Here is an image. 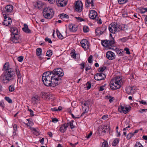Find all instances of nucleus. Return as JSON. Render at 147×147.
Returning a JSON list of instances; mask_svg holds the SVG:
<instances>
[{
	"label": "nucleus",
	"instance_id": "nucleus-42",
	"mask_svg": "<svg viewBox=\"0 0 147 147\" xmlns=\"http://www.w3.org/2000/svg\"><path fill=\"white\" fill-rule=\"evenodd\" d=\"M128 1V0H118V3L120 4H123L126 3Z\"/></svg>",
	"mask_w": 147,
	"mask_h": 147
},
{
	"label": "nucleus",
	"instance_id": "nucleus-34",
	"mask_svg": "<svg viewBox=\"0 0 147 147\" xmlns=\"http://www.w3.org/2000/svg\"><path fill=\"white\" fill-rule=\"evenodd\" d=\"M107 26L105 25H102V27L100 28V30L102 34L107 29Z\"/></svg>",
	"mask_w": 147,
	"mask_h": 147
},
{
	"label": "nucleus",
	"instance_id": "nucleus-30",
	"mask_svg": "<svg viewBox=\"0 0 147 147\" xmlns=\"http://www.w3.org/2000/svg\"><path fill=\"white\" fill-rule=\"evenodd\" d=\"M31 130L34 131L33 133L34 134L37 136L39 134V131L33 127L32 128Z\"/></svg>",
	"mask_w": 147,
	"mask_h": 147
},
{
	"label": "nucleus",
	"instance_id": "nucleus-54",
	"mask_svg": "<svg viewBox=\"0 0 147 147\" xmlns=\"http://www.w3.org/2000/svg\"><path fill=\"white\" fill-rule=\"evenodd\" d=\"M92 56L90 55L88 58V61L90 63H91L92 62Z\"/></svg>",
	"mask_w": 147,
	"mask_h": 147
},
{
	"label": "nucleus",
	"instance_id": "nucleus-24",
	"mask_svg": "<svg viewBox=\"0 0 147 147\" xmlns=\"http://www.w3.org/2000/svg\"><path fill=\"white\" fill-rule=\"evenodd\" d=\"M119 31L120 30H125L127 29V26L125 25H119Z\"/></svg>",
	"mask_w": 147,
	"mask_h": 147
},
{
	"label": "nucleus",
	"instance_id": "nucleus-59",
	"mask_svg": "<svg viewBox=\"0 0 147 147\" xmlns=\"http://www.w3.org/2000/svg\"><path fill=\"white\" fill-rule=\"evenodd\" d=\"M109 49H112L113 50H116V51L117 49L116 47L114 46V45L112 46H111V47H110L109 48Z\"/></svg>",
	"mask_w": 147,
	"mask_h": 147
},
{
	"label": "nucleus",
	"instance_id": "nucleus-58",
	"mask_svg": "<svg viewBox=\"0 0 147 147\" xmlns=\"http://www.w3.org/2000/svg\"><path fill=\"white\" fill-rule=\"evenodd\" d=\"M105 85H104L103 86H101L99 87V91H102L104 90V87Z\"/></svg>",
	"mask_w": 147,
	"mask_h": 147
},
{
	"label": "nucleus",
	"instance_id": "nucleus-15",
	"mask_svg": "<svg viewBox=\"0 0 147 147\" xmlns=\"http://www.w3.org/2000/svg\"><path fill=\"white\" fill-rule=\"evenodd\" d=\"M106 56L108 59L113 60L115 58V55L113 52L111 51H108L106 53Z\"/></svg>",
	"mask_w": 147,
	"mask_h": 147
},
{
	"label": "nucleus",
	"instance_id": "nucleus-50",
	"mask_svg": "<svg viewBox=\"0 0 147 147\" xmlns=\"http://www.w3.org/2000/svg\"><path fill=\"white\" fill-rule=\"evenodd\" d=\"M83 31L85 32H87L89 31V28L86 26H84L83 27Z\"/></svg>",
	"mask_w": 147,
	"mask_h": 147
},
{
	"label": "nucleus",
	"instance_id": "nucleus-56",
	"mask_svg": "<svg viewBox=\"0 0 147 147\" xmlns=\"http://www.w3.org/2000/svg\"><path fill=\"white\" fill-rule=\"evenodd\" d=\"M45 40L46 42H48L49 43H50V44L52 43V42L51 39L50 38H48L47 37L45 38Z\"/></svg>",
	"mask_w": 147,
	"mask_h": 147
},
{
	"label": "nucleus",
	"instance_id": "nucleus-9",
	"mask_svg": "<svg viewBox=\"0 0 147 147\" xmlns=\"http://www.w3.org/2000/svg\"><path fill=\"white\" fill-rule=\"evenodd\" d=\"M81 46L84 49L87 50L89 49V44L88 41L86 39H83L80 42Z\"/></svg>",
	"mask_w": 147,
	"mask_h": 147
},
{
	"label": "nucleus",
	"instance_id": "nucleus-20",
	"mask_svg": "<svg viewBox=\"0 0 147 147\" xmlns=\"http://www.w3.org/2000/svg\"><path fill=\"white\" fill-rule=\"evenodd\" d=\"M69 29L71 31L73 32H76L77 29V26L76 25L70 24L69 25Z\"/></svg>",
	"mask_w": 147,
	"mask_h": 147
},
{
	"label": "nucleus",
	"instance_id": "nucleus-8",
	"mask_svg": "<svg viewBox=\"0 0 147 147\" xmlns=\"http://www.w3.org/2000/svg\"><path fill=\"white\" fill-rule=\"evenodd\" d=\"M106 77V75L105 74L100 73L96 74L94 75V78L95 80L99 81L104 80Z\"/></svg>",
	"mask_w": 147,
	"mask_h": 147
},
{
	"label": "nucleus",
	"instance_id": "nucleus-53",
	"mask_svg": "<svg viewBox=\"0 0 147 147\" xmlns=\"http://www.w3.org/2000/svg\"><path fill=\"white\" fill-rule=\"evenodd\" d=\"M105 67H100L98 69V71L100 72H103L105 70Z\"/></svg>",
	"mask_w": 147,
	"mask_h": 147
},
{
	"label": "nucleus",
	"instance_id": "nucleus-18",
	"mask_svg": "<svg viewBox=\"0 0 147 147\" xmlns=\"http://www.w3.org/2000/svg\"><path fill=\"white\" fill-rule=\"evenodd\" d=\"M125 90L127 93L132 94L134 93L135 88L134 87L129 86L127 87Z\"/></svg>",
	"mask_w": 147,
	"mask_h": 147
},
{
	"label": "nucleus",
	"instance_id": "nucleus-57",
	"mask_svg": "<svg viewBox=\"0 0 147 147\" xmlns=\"http://www.w3.org/2000/svg\"><path fill=\"white\" fill-rule=\"evenodd\" d=\"M24 57L23 56L19 57L18 58V60L19 62H22L23 59Z\"/></svg>",
	"mask_w": 147,
	"mask_h": 147
},
{
	"label": "nucleus",
	"instance_id": "nucleus-22",
	"mask_svg": "<svg viewBox=\"0 0 147 147\" xmlns=\"http://www.w3.org/2000/svg\"><path fill=\"white\" fill-rule=\"evenodd\" d=\"M24 27L22 28V29L24 32L26 33H31V30L29 29L28 25L26 24H24Z\"/></svg>",
	"mask_w": 147,
	"mask_h": 147
},
{
	"label": "nucleus",
	"instance_id": "nucleus-4",
	"mask_svg": "<svg viewBox=\"0 0 147 147\" xmlns=\"http://www.w3.org/2000/svg\"><path fill=\"white\" fill-rule=\"evenodd\" d=\"M50 72L56 81H59V84H60L61 82V78L64 75L63 70L61 68H58L55 69Z\"/></svg>",
	"mask_w": 147,
	"mask_h": 147
},
{
	"label": "nucleus",
	"instance_id": "nucleus-13",
	"mask_svg": "<svg viewBox=\"0 0 147 147\" xmlns=\"http://www.w3.org/2000/svg\"><path fill=\"white\" fill-rule=\"evenodd\" d=\"M67 1V0H57L56 3L58 6L63 7L66 5Z\"/></svg>",
	"mask_w": 147,
	"mask_h": 147
},
{
	"label": "nucleus",
	"instance_id": "nucleus-6",
	"mask_svg": "<svg viewBox=\"0 0 147 147\" xmlns=\"http://www.w3.org/2000/svg\"><path fill=\"white\" fill-rule=\"evenodd\" d=\"M119 24L117 22H114L110 24L108 27L109 31L111 33L115 34L119 32Z\"/></svg>",
	"mask_w": 147,
	"mask_h": 147
},
{
	"label": "nucleus",
	"instance_id": "nucleus-28",
	"mask_svg": "<svg viewBox=\"0 0 147 147\" xmlns=\"http://www.w3.org/2000/svg\"><path fill=\"white\" fill-rule=\"evenodd\" d=\"M102 45L104 47H107L108 48V40H102L101 42Z\"/></svg>",
	"mask_w": 147,
	"mask_h": 147
},
{
	"label": "nucleus",
	"instance_id": "nucleus-41",
	"mask_svg": "<svg viewBox=\"0 0 147 147\" xmlns=\"http://www.w3.org/2000/svg\"><path fill=\"white\" fill-rule=\"evenodd\" d=\"M74 121L73 120H71L69 123H67L69 124V125L70 127V128L71 129H72L74 127V125L73 123Z\"/></svg>",
	"mask_w": 147,
	"mask_h": 147
},
{
	"label": "nucleus",
	"instance_id": "nucleus-38",
	"mask_svg": "<svg viewBox=\"0 0 147 147\" xmlns=\"http://www.w3.org/2000/svg\"><path fill=\"white\" fill-rule=\"evenodd\" d=\"M15 70L16 73V74L17 76L18 77V78H20L21 77V74H20V71L17 68H16Z\"/></svg>",
	"mask_w": 147,
	"mask_h": 147
},
{
	"label": "nucleus",
	"instance_id": "nucleus-45",
	"mask_svg": "<svg viewBox=\"0 0 147 147\" xmlns=\"http://www.w3.org/2000/svg\"><path fill=\"white\" fill-rule=\"evenodd\" d=\"M90 102L89 101H87L83 104L82 106H84V107H89V105L90 104Z\"/></svg>",
	"mask_w": 147,
	"mask_h": 147
},
{
	"label": "nucleus",
	"instance_id": "nucleus-21",
	"mask_svg": "<svg viewBox=\"0 0 147 147\" xmlns=\"http://www.w3.org/2000/svg\"><path fill=\"white\" fill-rule=\"evenodd\" d=\"M94 0H92L91 1H90V0H85V5L87 7H89L90 6V4H91V7H92L94 6Z\"/></svg>",
	"mask_w": 147,
	"mask_h": 147
},
{
	"label": "nucleus",
	"instance_id": "nucleus-29",
	"mask_svg": "<svg viewBox=\"0 0 147 147\" xmlns=\"http://www.w3.org/2000/svg\"><path fill=\"white\" fill-rule=\"evenodd\" d=\"M42 49L41 48H38L36 49V54L38 56H40L41 54Z\"/></svg>",
	"mask_w": 147,
	"mask_h": 147
},
{
	"label": "nucleus",
	"instance_id": "nucleus-7",
	"mask_svg": "<svg viewBox=\"0 0 147 147\" xmlns=\"http://www.w3.org/2000/svg\"><path fill=\"white\" fill-rule=\"evenodd\" d=\"M83 4L82 2L78 0L74 3V9L78 12H80L82 10Z\"/></svg>",
	"mask_w": 147,
	"mask_h": 147
},
{
	"label": "nucleus",
	"instance_id": "nucleus-64",
	"mask_svg": "<svg viewBox=\"0 0 147 147\" xmlns=\"http://www.w3.org/2000/svg\"><path fill=\"white\" fill-rule=\"evenodd\" d=\"M75 18L77 20H80V22H82L84 20L82 18L80 17H76Z\"/></svg>",
	"mask_w": 147,
	"mask_h": 147
},
{
	"label": "nucleus",
	"instance_id": "nucleus-36",
	"mask_svg": "<svg viewBox=\"0 0 147 147\" xmlns=\"http://www.w3.org/2000/svg\"><path fill=\"white\" fill-rule=\"evenodd\" d=\"M56 32L58 38L61 39H62L63 38V37L62 35L59 31L57 30Z\"/></svg>",
	"mask_w": 147,
	"mask_h": 147
},
{
	"label": "nucleus",
	"instance_id": "nucleus-49",
	"mask_svg": "<svg viewBox=\"0 0 147 147\" xmlns=\"http://www.w3.org/2000/svg\"><path fill=\"white\" fill-rule=\"evenodd\" d=\"M82 107H83V109L84 110V111H85L86 113H87L89 110V107H84V106H82Z\"/></svg>",
	"mask_w": 147,
	"mask_h": 147
},
{
	"label": "nucleus",
	"instance_id": "nucleus-35",
	"mask_svg": "<svg viewBox=\"0 0 147 147\" xmlns=\"http://www.w3.org/2000/svg\"><path fill=\"white\" fill-rule=\"evenodd\" d=\"M52 54V51L51 50H49L46 53V55L49 57H51Z\"/></svg>",
	"mask_w": 147,
	"mask_h": 147
},
{
	"label": "nucleus",
	"instance_id": "nucleus-43",
	"mask_svg": "<svg viewBox=\"0 0 147 147\" xmlns=\"http://www.w3.org/2000/svg\"><path fill=\"white\" fill-rule=\"evenodd\" d=\"M102 147H108V143L107 141L104 140Z\"/></svg>",
	"mask_w": 147,
	"mask_h": 147
},
{
	"label": "nucleus",
	"instance_id": "nucleus-40",
	"mask_svg": "<svg viewBox=\"0 0 147 147\" xmlns=\"http://www.w3.org/2000/svg\"><path fill=\"white\" fill-rule=\"evenodd\" d=\"M133 134V133H130L128 134L127 136V138L128 140H129L131 139L134 136Z\"/></svg>",
	"mask_w": 147,
	"mask_h": 147
},
{
	"label": "nucleus",
	"instance_id": "nucleus-16",
	"mask_svg": "<svg viewBox=\"0 0 147 147\" xmlns=\"http://www.w3.org/2000/svg\"><path fill=\"white\" fill-rule=\"evenodd\" d=\"M19 36L18 35H11L10 40L13 43H17L19 42L18 39Z\"/></svg>",
	"mask_w": 147,
	"mask_h": 147
},
{
	"label": "nucleus",
	"instance_id": "nucleus-37",
	"mask_svg": "<svg viewBox=\"0 0 147 147\" xmlns=\"http://www.w3.org/2000/svg\"><path fill=\"white\" fill-rule=\"evenodd\" d=\"M60 18L61 19H63L65 18H69V16L68 15L64 13L62 14L60 16Z\"/></svg>",
	"mask_w": 147,
	"mask_h": 147
},
{
	"label": "nucleus",
	"instance_id": "nucleus-48",
	"mask_svg": "<svg viewBox=\"0 0 147 147\" xmlns=\"http://www.w3.org/2000/svg\"><path fill=\"white\" fill-rule=\"evenodd\" d=\"M134 147H143V146L139 142H137Z\"/></svg>",
	"mask_w": 147,
	"mask_h": 147
},
{
	"label": "nucleus",
	"instance_id": "nucleus-25",
	"mask_svg": "<svg viewBox=\"0 0 147 147\" xmlns=\"http://www.w3.org/2000/svg\"><path fill=\"white\" fill-rule=\"evenodd\" d=\"M38 99L39 97L38 95H36L33 96L32 99V102L34 103V104H35L36 103V102Z\"/></svg>",
	"mask_w": 147,
	"mask_h": 147
},
{
	"label": "nucleus",
	"instance_id": "nucleus-61",
	"mask_svg": "<svg viewBox=\"0 0 147 147\" xmlns=\"http://www.w3.org/2000/svg\"><path fill=\"white\" fill-rule=\"evenodd\" d=\"M108 115H105L102 116L101 118L103 120H105L108 118Z\"/></svg>",
	"mask_w": 147,
	"mask_h": 147
},
{
	"label": "nucleus",
	"instance_id": "nucleus-1",
	"mask_svg": "<svg viewBox=\"0 0 147 147\" xmlns=\"http://www.w3.org/2000/svg\"><path fill=\"white\" fill-rule=\"evenodd\" d=\"M3 71H6L4 74H2L0 76V80L4 83H8L13 81L16 78L14 70L9 67V62L5 63L3 66Z\"/></svg>",
	"mask_w": 147,
	"mask_h": 147
},
{
	"label": "nucleus",
	"instance_id": "nucleus-27",
	"mask_svg": "<svg viewBox=\"0 0 147 147\" xmlns=\"http://www.w3.org/2000/svg\"><path fill=\"white\" fill-rule=\"evenodd\" d=\"M113 39L112 40H108V48H109L111 46H112L114 45L115 42Z\"/></svg>",
	"mask_w": 147,
	"mask_h": 147
},
{
	"label": "nucleus",
	"instance_id": "nucleus-10",
	"mask_svg": "<svg viewBox=\"0 0 147 147\" xmlns=\"http://www.w3.org/2000/svg\"><path fill=\"white\" fill-rule=\"evenodd\" d=\"M42 96H45L47 99L51 100H54L55 97L52 94L49 93H47L45 92H42Z\"/></svg>",
	"mask_w": 147,
	"mask_h": 147
},
{
	"label": "nucleus",
	"instance_id": "nucleus-47",
	"mask_svg": "<svg viewBox=\"0 0 147 147\" xmlns=\"http://www.w3.org/2000/svg\"><path fill=\"white\" fill-rule=\"evenodd\" d=\"M9 91L12 92L14 90V88L13 86L10 85L9 86Z\"/></svg>",
	"mask_w": 147,
	"mask_h": 147
},
{
	"label": "nucleus",
	"instance_id": "nucleus-14",
	"mask_svg": "<svg viewBox=\"0 0 147 147\" xmlns=\"http://www.w3.org/2000/svg\"><path fill=\"white\" fill-rule=\"evenodd\" d=\"M13 9V7L12 5H9L6 6L5 9H3V11H2L3 13L5 12L10 13L12 11ZM3 11V10H2Z\"/></svg>",
	"mask_w": 147,
	"mask_h": 147
},
{
	"label": "nucleus",
	"instance_id": "nucleus-31",
	"mask_svg": "<svg viewBox=\"0 0 147 147\" xmlns=\"http://www.w3.org/2000/svg\"><path fill=\"white\" fill-rule=\"evenodd\" d=\"M116 52L120 56H123V51L122 49H117Z\"/></svg>",
	"mask_w": 147,
	"mask_h": 147
},
{
	"label": "nucleus",
	"instance_id": "nucleus-12",
	"mask_svg": "<svg viewBox=\"0 0 147 147\" xmlns=\"http://www.w3.org/2000/svg\"><path fill=\"white\" fill-rule=\"evenodd\" d=\"M97 13L94 10H91L90 11L89 14V17L90 18L92 19H95L96 20H98V18H97Z\"/></svg>",
	"mask_w": 147,
	"mask_h": 147
},
{
	"label": "nucleus",
	"instance_id": "nucleus-2",
	"mask_svg": "<svg viewBox=\"0 0 147 147\" xmlns=\"http://www.w3.org/2000/svg\"><path fill=\"white\" fill-rule=\"evenodd\" d=\"M53 75L50 71L45 72L43 74L42 80L45 86L54 87L59 84V82L56 81Z\"/></svg>",
	"mask_w": 147,
	"mask_h": 147
},
{
	"label": "nucleus",
	"instance_id": "nucleus-5",
	"mask_svg": "<svg viewBox=\"0 0 147 147\" xmlns=\"http://www.w3.org/2000/svg\"><path fill=\"white\" fill-rule=\"evenodd\" d=\"M43 14L44 17L47 19H51L54 14L53 10L50 8L46 7L44 9Z\"/></svg>",
	"mask_w": 147,
	"mask_h": 147
},
{
	"label": "nucleus",
	"instance_id": "nucleus-19",
	"mask_svg": "<svg viewBox=\"0 0 147 147\" xmlns=\"http://www.w3.org/2000/svg\"><path fill=\"white\" fill-rule=\"evenodd\" d=\"M69 126L68 123H65L62 125L59 128V131L62 133H64L66 130L67 128Z\"/></svg>",
	"mask_w": 147,
	"mask_h": 147
},
{
	"label": "nucleus",
	"instance_id": "nucleus-33",
	"mask_svg": "<svg viewBox=\"0 0 147 147\" xmlns=\"http://www.w3.org/2000/svg\"><path fill=\"white\" fill-rule=\"evenodd\" d=\"M119 140L118 139H115L113 142L112 145L113 146H116L117 144L119 143Z\"/></svg>",
	"mask_w": 147,
	"mask_h": 147
},
{
	"label": "nucleus",
	"instance_id": "nucleus-32",
	"mask_svg": "<svg viewBox=\"0 0 147 147\" xmlns=\"http://www.w3.org/2000/svg\"><path fill=\"white\" fill-rule=\"evenodd\" d=\"M35 7L38 9H41L42 7L41 2L40 1L37 2Z\"/></svg>",
	"mask_w": 147,
	"mask_h": 147
},
{
	"label": "nucleus",
	"instance_id": "nucleus-60",
	"mask_svg": "<svg viewBox=\"0 0 147 147\" xmlns=\"http://www.w3.org/2000/svg\"><path fill=\"white\" fill-rule=\"evenodd\" d=\"M92 131H91L90 133L87 134V136L86 137L87 138H90V136L92 135Z\"/></svg>",
	"mask_w": 147,
	"mask_h": 147
},
{
	"label": "nucleus",
	"instance_id": "nucleus-39",
	"mask_svg": "<svg viewBox=\"0 0 147 147\" xmlns=\"http://www.w3.org/2000/svg\"><path fill=\"white\" fill-rule=\"evenodd\" d=\"M101 129H102V131L104 133H106V131L107 129V126L104 125L103 126H101Z\"/></svg>",
	"mask_w": 147,
	"mask_h": 147
},
{
	"label": "nucleus",
	"instance_id": "nucleus-26",
	"mask_svg": "<svg viewBox=\"0 0 147 147\" xmlns=\"http://www.w3.org/2000/svg\"><path fill=\"white\" fill-rule=\"evenodd\" d=\"M95 33L97 35H100L102 34L100 30V28L98 27L95 30Z\"/></svg>",
	"mask_w": 147,
	"mask_h": 147
},
{
	"label": "nucleus",
	"instance_id": "nucleus-62",
	"mask_svg": "<svg viewBox=\"0 0 147 147\" xmlns=\"http://www.w3.org/2000/svg\"><path fill=\"white\" fill-rule=\"evenodd\" d=\"M58 121V120L56 118H53L52 119V121L54 123H56Z\"/></svg>",
	"mask_w": 147,
	"mask_h": 147
},
{
	"label": "nucleus",
	"instance_id": "nucleus-44",
	"mask_svg": "<svg viewBox=\"0 0 147 147\" xmlns=\"http://www.w3.org/2000/svg\"><path fill=\"white\" fill-rule=\"evenodd\" d=\"M5 100L7 101L9 103H12V100L8 97H5Z\"/></svg>",
	"mask_w": 147,
	"mask_h": 147
},
{
	"label": "nucleus",
	"instance_id": "nucleus-46",
	"mask_svg": "<svg viewBox=\"0 0 147 147\" xmlns=\"http://www.w3.org/2000/svg\"><path fill=\"white\" fill-rule=\"evenodd\" d=\"M86 88L88 90L90 89L91 88V84L90 82H88L86 83Z\"/></svg>",
	"mask_w": 147,
	"mask_h": 147
},
{
	"label": "nucleus",
	"instance_id": "nucleus-51",
	"mask_svg": "<svg viewBox=\"0 0 147 147\" xmlns=\"http://www.w3.org/2000/svg\"><path fill=\"white\" fill-rule=\"evenodd\" d=\"M147 11V8H142L140 10V12L142 13H144Z\"/></svg>",
	"mask_w": 147,
	"mask_h": 147
},
{
	"label": "nucleus",
	"instance_id": "nucleus-11",
	"mask_svg": "<svg viewBox=\"0 0 147 147\" xmlns=\"http://www.w3.org/2000/svg\"><path fill=\"white\" fill-rule=\"evenodd\" d=\"M4 17L5 19L3 23V25L7 26L10 24L12 22L11 19L9 17H8L6 15H5Z\"/></svg>",
	"mask_w": 147,
	"mask_h": 147
},
{
	"label": "nucleus",
	"instance_id": "nucleus-63",
	"mask_svg": "<svg viewBox=\"0 0 147 147\" xmlns=\"http://www.w3.org/2000/svg\"><path fill=\"white\" fill-rule=\"evenodd\" d=\"M85 63H82L80 65L81 66V67L80 68L81 69H83L84 67L85 66Z\"/></svg>",
	"mask_w": 147,
	"mask_h": 147
},
{
	"label": "nucleus",
	"instance_id": "nucleus-3",
	"mask_svg": "<svg viewBox=\"0 0 147 147\" xmlns=\"http://www.w3.org/2000/svg\"><path fill=\"white\" fill-rule=\"evenodd\" d=\"M122 82V78L119 76L117 77L115 79H112L110 83L111 88L112 90H116L120 88Z\"/></svg>",
	"mask_w": 147,
	"mask_h": 147
},
{
	"label": "nucleus",
	"instance_id": "nucleus-55",
	"mask_svg": "<svg viewBox=\"0 0 147 147\" xmlns=\"http://www.w3.org/2000/svg\"><path fill=\"white\" fill-rule=\"evenodd\" d=\"M28 111L30 112V115L31 116H33L34 115L33 111L30 109H28Z\"/></svg>",
	"mask_w": 147,
	"mask_h": 147
},
{
	"label": "nucleus",
	"instance_id": "nucleus-52",
	"mask_svg": "<svg viewBox=\"0 0 147 147\" xmlns=\"http://www.w3.org/2000/svg\"><path fill=\"white\" fill-rule=\"evenodd\" d=\"M124 50L126 51V53L128 55H129L130 54V52L129 51V49L127 48H125L124 49Z\"/></svg>",
	"mask_w": 147,
	"mask_h": 147
},
{
	"label": "nucleus",
	"instance_id": "nucleus-17",
	"mask_svg": "<svg viewBox=\"0 0 147 147\" xmlns=\"http://www.w3.org/2000/svg\"><path fill=\"white\" fill-rule=\"evenodd\" d=\"M129 108L121 106L119 108V111L120 112H123L125 114H126L129 111Z\"/></svg>",
	"mask_w": 147,
	"mask_h": 147
},
{
	"label": "nucleus",
	"instance_id": "nucleus-23",
	"mask_svg": "<svg viewBox=\"0 0 147 147\" xmlns=\"http://www.w3.org/2000/svg\"><path fill=\"white\" fill-rule=\"evenodd\" d=\"M11 32L12 33L11 35H18V30L16 27L11 28Z\"/></svg>",
	"mask_w": 147,
	"mask_h": 147
}]
</instances>
